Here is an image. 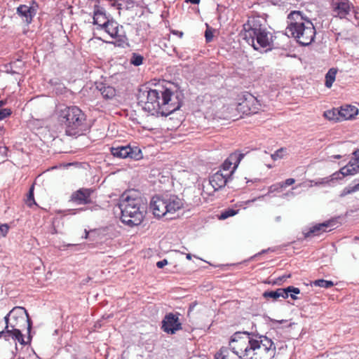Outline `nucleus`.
<instances>
[{"instance_id":"f257e3e1","label":"nucleus","mask_w":359,"mask_h":359,"mask_svg":"<svg viewBox=\"0 0 359 359\" xmlns=\"http://www.w3.org/2000/svg\"><path fill=\"white\" fill-rule=\"evenodd\" d=\"M147 86L140 88L137 95V104L151 115L168 116L178 110L182 104V93L176 86Z\"/></svg>"},{"instance_id":"f03ea898","label":"nucleus","mask_w":359,"mask_h":359,"mask_svg":"<svg viewBox=\"0 0 359 359\" xmlns=\"http://www.w3.org/2000/svg\"><path fill=\"white\" fill-rule=\"evenodd\" d=\"M231 347L240 359H273L276 346L264 335L236 332L231 336Z\"/></svg>"},{"instance_id":"7ed1b4c3","label":"nucleus","mask_w":359,"mask_h":359,"mask_svg":"<svg viewBox=\"0 0 359 359\" xmlns=\"http://www.w3.org/2000/svg\"><path fill=\"white\" fill-rule=\"evenodd\" d=\"M285 34L294 38L301 46L310 45L315 39L316 32L313 22L299 11H292L287 15Z\"/></svg>"},{"instance_id":"20e7f679","label":"nucleus","mask_w":359,"mask_h":359,"mask_svg":"<svg viewBox=\"0 0 359 359\" xmlns=\"http://www.w3.org/2000/svg\"><path fill=\"white\" fill-rule=\"evenodd\" d=\"M57 118L68 136H80L88 130L86 116L77 106H64L57 110Z\"/></svg>"},{"instance_id":"39448f33","label":"nucleus","mask_w":359,"mask_h":359,"mask_svg":"<svg viewBox=\"0 0 359 359\" xmlns=\"http://www.w3.org/2000/svg\"><path fill=\"white\" fill-rule=\"evenodd\" d=\"M243 39L256 50L265 48L270 50L273 48V35L267 30L262 20L257 18H251L243 26Z\"/></svg>"},{"instance_id":"423d86ee","label":"nucleus","mask_w":359,"mask_h":359,"mask_svg":"<svg viewBox=\"0 0 359 359\" xmlns=\"http://www.w3.org/2000/svg\"><path fill=\"white\" fill-rule=\"evenodd\" d=\"M118 208L121 210V220L129 226L140 224L144 219L145 206L140 198H133L126 193L119 199Z\"/></svg>"},{"instance_id":"0eeeda50","label":"nucleus","mask_w":359,"mask_h":359,"mask_svg":"<svg viewBox=\"0 0 359 359\" xmlns=\"http://www.w3.org/2000/svg\"><path fill=\"white\" fill-rule=\"evenodd\" d=\"M10 315L12 316V328L25 329L27 327L28 333V339L31 340L30 332L32 327V321L24 307L15 306L10 311Z\"/></svg>"},{"instance_id":"6e6552de","label":"nucleus","mask_w":359,"mask_h":359,"mask_svg":"<svg viewBox=\"0 0 359 359\" xmlns=\"http://www.w3.org/2000/svg\"><path fill=\"white\" fill-rule=\"evenodd\" d=\"M330 12L334 18L349 20L355 13V6L349 0H332Z\"/></svg>"},{"instance_id":"1a4fd4ad","label":"nucleus","mask_w":359,"mask_h":359,"mask_svg":"<svg viewBox=\"0 0 359 359\" xmlns=\"http://www.w3.org/2000/svg\"><path fill=\"white\" fill-rule=\"evenodd\" d=\"M259 102L257 98L249 93H244L239 98L237 109L245 114H256L259 110Z\"/></svg>"},{"instance_id":"9d476101","label":"nucleus","mask_w":359,"mask_h":359,"mask_svg":"<svg viewBox=\"0 0 359 359\" xmlns=\"http://www.w3.org/2000/svg\"><path fill=\"white\" fill-rule=\"evenodd\" d=\"M111 154L118 158H127L139 160L142 158L141 149L137 147L130 145L113 147L111 148Z\"/></svg>"},{"instance_id":"9b49d317","label":"nucleus","mask_w":359,"mask_h":359,"mask_svg":"<svg viewBox=\"0 0 359 359\" xmlns=\"http://www.w3.org/2000/svg\"><path fill=\"white\" fill-rule=\"evenodd\" d=\"M180 314L176 313H167L163 320L161 329L164 332L169 334H174L177 331L182 330V323L180 321Z\"/></svg>"},{"instance_id":"f8f14e48","label":"nucleus","mask_w":359,"mask_h":359,"mask_svg":"<svg viewBox=\"0 0 359 359\" xmlns=\"http://www.w3.org/2000/svg\"><path fill=\"white\" fill-rule=\"evenodd\" d=\"M233 170L229 173H224L222 170H217L209 177L210 184L212 187L214 191H218L224 187L225 185L232 180Z\"/></svg>"},{"instance_id":"ddd939ff","label":"nucleus","mask_w":359,"mask_h":359,"mask_svg":"<svg viewBox=\"0 0 359 359\" xmlns=\"http://www.w3.org/2000/svg\"><path fill=\"white\" fill-rule=\"evenodd\" d=\"M335 225V221L328 220L323 223H319L310 227L308 230H304L303 234L305 238L312 236H317L323 232L330 231Z\"/></svg>"},{"instance_id":"4468645a","label":"nucleus","mask_w":359,"mask_h":359,"mask_svg":"<svg viewBox=\"0 0 359 359\" xmlns=\"http://www.w3.org/2000/svg\"><path fill=\"white\" fill-rule=\"evenodd\" d=\"M93 192V189L80 188L72 194L70 201L76 205L90 204L92 203L90 196Z\"/></svg>"},{"instance_id":"2eb2a0df","label":"nucleus","mask_w":359,"mask_h":359,"mask_svg":"<svg viewBox=\"0 0 359 359\" xmlns=\"http://www.w3.org/2000/svg\"><path fill=\"white\" fill-rule=\"evenodd\" d=\"M166 204L164 194L154 196L150 202V209L152 210L154 215L160 218L168 213Z\"/></svg>"},{"instance_id":"dca6fc26","label":"nucleus","mask_w":359,"mask_h":359,"mask_svg":"<svg viewBox=\"0 0 359 359\" xmlns=\"http://www.w3.org/2000/svg\"><path fill=\"white\" fill-rule=\"evenodd\" d=\"M353 157L347 165L341 168L342 176L353 175L359 172V149L353 152Z\"/></svg>"},{"instance_id":"f3484780","label":"nucleus","mask_w":359,"mask_h":359,"mask_svg":"<svg viewBox=\"0 0 359 359\" xmlns=\"http://www.w3.org/2000/svg\"><path fill=\"white\" fill-rule=\"evenodd\" d=\"M110 20L107 16L106 11L103 7L95 4L93 8V24L97 25V29H102L103 24H107V21Z\"/></svg>"},{"instance_id":"a211bd4d","label":"nucleus","mask_w":359,"mask_h":359,"mask_svg":"<svg viewBox=\"0 0 359 359\" xmlns=\"http://www.w3.org/2000/svg\"><path fill=\"white\" fill-rule=\"evenodd\" d=\"M165 201L168 210V213H172L180 210L183 206V202L177 195L171 194H164Z\"/></svg>"},{"instance_id":"6ab92c4d","label":"nucleus","mask_w":359,"mask_h":359,"mask_svg":"<svg viewBox=\"0 0 359 359\" xmlns=\"http://www.w3.org/2000/svg\"><path fill=\"white\" fill-rule=\"evenodd\" d=\"M110 36L113 39H116V41L113 43L116 46L124 48L129 46L128 39L123 26H121V27L116 29Z\"/></svg>"},{"instance_id":"aec40b11","label":"nucleus","mask_w":359,"mask_h":359,"mask_svg":"<svg viewBox=\"0 0 359 359\" xmlns=\"http://www.w3.org/2000/svg\"><path fill=\"white\" fill-rule=\"evenodd\" d=\"M344 176H342V174H341V169L339 171H337L332 174L331 175L328 177H325L323 178H319L316 180L311 181L312 183L315 186H320V185H332L333 183H334L338 180H341Z\"/></svg>"},{"instance_id":"412c9836","label":"nucleus","mask_w":359,"mask_h":359,"mask_svg":"<svg viewBox=\"0 0 359 359\" xmlns=\"http://www.w3.org/2000/svg\"><path fill=\"white\" fill-rule=\"evenodd\" d=\"M17 13L21 18H25L27 23H31L32 18L36 15V9L33 6L20 5L17 8Z\"/></svg>"},{"instance_id":"4be33fe9","label":"nucleus","mask_w":359,"mask_h":359,"mask_svg":"<svg viewBox=\"0 0 359 359\" xmlns=\"http://www.w3.org/2000/svg\"><path fill=\"white\" fill-rule=\"evenodd\" d=\"M96 88L104 99L111 100L116 95V89L105 83H97Z\"/></svg>"},{"instance_id":"5701e85b","label":"nucleus","mask_w":359,"mask_h":359,"mask_svg":"<svg viewBox=\"0 0 359 359\" xmlns=\"http://www.w3.org/2000/svg\"><path fill=\"white\" fill-rule=\"evenodd\" d=\"M341 120H348L354 118L358 112V109L352 105H345L340 108Z\"/></svg>"},{"instance_id":"b1692460","label":"nucleus","mask_w":359,"mask_h":359,"mask_svg":"<svg viewBox=\"0 0 359 359\" xmlns=\"http://www.w3.org/2000/svg\"><path fill=\"white\" fill-rule=\"evenodd\" d=\"M231 339L229 341V347L222 346L220 349L215 353V359H231V353H233V349L231 347Z\"/></svg>"},{"instance_id":"393cba45","label":"nucleus","mask_w":359,"mask_h":359,"mask_svg":"<svg viewBox=\"0 0 359 359\" xmlns=\"http://www.w3.org/2000/svg\"><path fill=\"white\" fill-rule=\"evenodd\" d=\"M22 330L19 328H10L8 329V339L10 337L12 339L17 340L20 344H26L27 343L24 340L23 335L22 334Z\"/></svg>"},{"instance_id":"a878e982","label":"nucleus","mask_w":359,"mask_h":359,"mask_svg":"<svg viewBox=\"0 0 359 359\" xmlns=\"http://www.w3.org/2000/svg\"><path fill=\"white\" fill-rule=\"evenodd\" d=\"M324 116L330 121H342L340 109L339 110L337 109H332L330 110L325 111L324 112Z\"/></svg>"},{"instance_id":"bb28decb","label":"nucleus","mask_w":359,"mask_h":359,"mask_svg":"<svg viewBox=\"0 0 359 359\" xmlns=\"http://www.w3.org/2000/svg\"><path fill=\"white\" fill-rule=\"evenodd\" d=\"M103 25L104 28L102 29H104L110 36L112 35L114 32L121 26L113 19L107 21V24H103Z\"/></svg>"},{"instance_id":"cd10ccee","label":"nucleus","mask_w":359,"mask_h":359,"mask_svg":"<svg viewBox=\"0 0 359 359\" xmlns=\"http://www.w3.org/2000/svg\"><path fill=\"white\" fill-rule=\"evenodd\" d=\"M245 154L242 153H239L238 151L233 152L229 155L227 158L233 165V167L231 170L235 171L238 165H239L241 161L243 158Z\"/></svg>"},{"instance_id":"c85d7f7f","label":"nucleus","mask_w":359,"mask_h":359,"mask_svg":"<svg viewBox=\"0 0 359 359\" xmlns=\"http://www.w3.org/2000/svg\"><path fill=\"white\" fill-rule=\"evenodd\" d=\"M337 70L334 68H331L328 70L327 74H325V86L327 88H331L334 81H335L336 74Z\"/></svg>"},{"instance_id":"c756f323","label":"nucleus","mask_w":359,"mask_h":359,"mask_svg":"<svg viewBox=\"0 0 359 359\" xmlns=\"http://www.w3.org/2000/svg\"><path fill=\"white\" fill-rule=\"evenodd\" d=\"M311 286L320 287L323 288H330L334 285V283L332 280H327L324 279H318L310 282Z\"/></svg>"},{"instance_id":"7c9ffc66","label":"nucleus","mask_w":359,"mask_h":359,"mask_svg":"<svg viewBox=\"0 0 359 359\" xmlns=\"http://www.w3.org/2000/svg\"><path fill=\"white\" fill-rule=\"evenodd\" d=\"M34 184H32L29 187V191L27 195V198L25 200V203H26L27 205L29 208H32L33 205L38 206V205L36 203L35 199H34Z\"/></svg>"},{"instance_id":"2f4dec72","label":"nucleus","mask_w":359,"mask_h":359,"mask_svg":"<svg viewBox=\"0 0 359 359\" xmlns=\"http://www.w3.org/2000/svg\"><path fill=\"white\" fill-rule=\"evenodd\" d=\"M4 104L5 102L0 100V121L10 116L12 114V110L10 108H3Z\"/></svg>"},{"instance_id":"473e14b6","label":"nucleus","mask_w":359,"mask_h":359,"mask_svg":"<svg viewBox=\"0 0 359 359\" xmlns=\"http://www.w3.org/2000/svg\"><path fill=\"white\" fill-rule=\"evenodd\" d=\"M357 191H359V182L353 187L348 186L345 187L340 193L339 196L343 198L346 195L353 194Z\"/></svg>"},{"instance_id":"72a5a7b5","label":"nucleus","mask_w":359,"mask_h":359,"mask_svg":"<svg viewBox=\"0 0 359 359\" xmlns=\"http://www.w3.org/2000/svg\"><path fill=\"white\" fill-rule=\"evenodd\" d=\"M143 60L144 57L142 55L137 53H133L130 59V62L134 66H140L142 64Z\"/></svg>"},{"instance_id":"f704fd0d","label":"nucleus","mask_w":359,"mask_h":359,"mask_svg":"<svg viewBox=\"0 0 359 359\" xmlns=\"http://www.w3.org/2000/svg\"><path fill=\"white\" fill-rule=\"evenodd\" d=\"M238 210H234V209L229 208L227 210H224L221 213V215L219 217V218L220 219H227L229 217H232V216L236 215L238 213Z\"/></svg>"},{"instance_id":"c9c22d12","label":"nucleus","mask_w":359,"mask_h":359,"mask_svg":"<svg viewBox=\"0 0 359 359\" xmlns=\"http://www.w3.org/2000/svg\"><path fill=\"white\" fill-rule=\"evenodd\" d=\"M100 207L97 205H95L94 207L93 208H88V207H85V208H76V209H69L67 210V212H69V214H71V215H76L77 213H79L82 211H86L87 210H98L100 209Z\"/></svg>"},{"instance_id":"e433bc0d","label":"nucleus","mask_w":359,"mask_h":359,"mask_svg":"<svg viewBox=\"0 0 359 359\" xmlns=\"http://www.w3.org/2000/svg\"><path fill=\"white\" fill-rule=\"evenodd\" d=\"M262 295L265 299L271 298L276 300L279 298L278 289L276 290L265 291Z\"/></svg>"},{"instance_id":"4c0bfd02","label":"nucleus","mask_w":359,"mask_h":359,"mask_svg":"<svg viewBox=\"0 0 359 359\" xmlns=\"http://www.w3.org/2000/svg\"><path fill=\"white\" fill-rule=\"evenodd\" d=\"M286 153V149L283 148H280L276 151L273 154H271V158L273 161H276L278 159L283 158Z\"/></svg>"},{"instance_id":"58836bf2","label":"nucleus","mask_w":359,"mask_h":359,"mask_svg":"<svg viewBox=\"0 0 359 359\" xmlns=\"http://www.w3.org/2000/svg\"><path fill=\"white\" fill-rule=\"evenodd\" d=\"M233 164L229 160V158H226L224 162L222 163L221 166V169L219 170H222L224 173H229L231 170H230L231 165Z\"/></svg>"},{"instance_id":"ea45409f","label":"nucleus","mask_w":359,"mask_h":359,"mask_svg":"<svg viewBox=\"0 0 359 359\" xmlns=\"http://www.w3.org/2000/svg\"><path fill=\"white\" fill-rule=\"evenodd\" d=\"M288 292H290V296L292 299L296 300L298 297L295 295L300 293V290L298 287L294 286H288Z\"/></svg>"},{"instance_id":"a19ab883","label":"nucleus","mask_w":359,"mask_h":359,"mask_svg":"<svg viewBox=\"0 0 359 359\" xmlns=\"http://www.w3.org/2000/svg\"><path fill=\"white\" fill-rule=\"evenodd\" d=\"M10 229L8 224H3L0 225V237H5Z\"/></svg>"},{"instance_id":"79ce46f5","label":"nucleus","mask_w":359,"mask_h":359,"mask_svg":"<svg viewBox=\"0 0 359 359\" xmlns=\"http://www.w3.org/2000/svg\"><path fill=\"white\" fill-rule=\"evenodd\" d=\"M8 147L5 146H0V161L4 162L7 156Z\"/></svg>"},{"instance_id":"37998d69","label":"nucleus","mask_w":359,"mask_h":359,"mask_svg":"<svg viewBox=\"0 0 359 359\" xmlns=\"http://www.w3.org/2000/svg\"><path fill=\"white\" fill-rule=\"evenodd\" d=\"M295 182L294 179L288 178L285 181L279 183V186L280 189L285 188L286 187L290 186Z\"/></svg>"},{"instance_id":"c03bdc74","label":"nucleus","mask_w":359,"mask_h":359,"mask_svg":"<svg viewBox=\"0 0 359 359\" xmlns=\"http://www.w3.org/2000/svg\"><path fill=\"white\" fill-rule=\"evenodd\" d=\"M279 297L287 299L289 297L290 292H288V287L285 288H278Z\"/></svg>"},{"instance_id":"a18cd8bd","label":"nucleus","mask_w":359,"mask_h":359,"mask_svg":"<svg viewBox=\"0 0 359 359\" xmlns=\"http://www.w3.org/2000/svg\"><path fill=\"white\" fill-rule=\"evenodd\" d=\"M11 318H12V316L10 315V312L4 317V321L6 323V327H5L6 330L12 328Z\"/></svg>"},{"instance_id":"49530a36","label":"nucleus","mask_w":359,"mask_h":359,"mask_svg":"<svg viewBox=\"0 0 359 359\" xmlns=\"http://www.w3.org/2000/svg\"><path fill=\"white\" fill-rule=\"evenodd\" d=\"M205 37L206 42H210L213 39V33L210 28H207L205 32Z\"/></svg>"},{"instance_id":"de8ad7c7","label":"nucleus","mask_w":359,"mask_h":359,"mask_svg":"<svg viewBox=\"0 0 359 359\" xmlns=\"http://www.w3.org/2000/svg\"><path fill=\"white\" fill-rule=\"evenodd\" d=\"M167 264H168V261H167V259H164L163 260H161V261L158 262L156 263V266L158 269H162V268H163Z\"/></svg>"},{"instance_id":"09e8293b","label":"nucleus","mask_w":359,"mask_h":359,"mask_svg":"<svg viewBox=\"0 0 359 359\" xmlns=\"http://www.w3.org/2000/svg\"><path fill=\"white\" fill-rule=\"evenodd\" d=\"M8 330H4L0 332V338L3 337L6 341H8Z\"/></svg>"},{"instance_id":"8fccbe9b","label":"nucleus","mask_w":359,"mask_h":359,"mask_svg":"<svg viewBox=\"0 0 359 359\" xmlns=\"http://www.w3.org/2000/svg\"><path fill=\"white\" fill-rule=\"evenodd\" d=\"M196 305H197V302H192L189 305V309H188V316H190V313L194 309V308L196 307Z\"/></svg>"},{"instance_id":"3c124183","label":"nucleus","mask_w":359,"mask_h":359,"mask_svg":"<svg viewBox=\"0 0 359 359\" xmlns=\"http://www.w3.org/2000/svg\"><path fill=\"white\" fill-rule=\"evenodd\" d=\"M171 33L174 35L179 36L180 38H182V36L184 35V33L182 31H179V30H172Z\"/></svg>"},{"instance_id":"603ef678","label":"nucleus","mask_w":359,"mask_h":359,"mask_svg":"<svg viewBox=\"0 0 359 359\" xmlns=\"http://www.w3.org/2000/svg\"><path fill=\"white\" fill-rule=\"evenodd\" d=\"M290 277H291V274H290V273L287 274V275H283V276H280V277L277 279V280H278V282H283V281H285L287 278H290Z\"/></svg>"},{"instance_id":"864d4df0","label":"nucleus","mask_w":359,"mask_h":359,"mask_svg":"<svg viewBox=\"0 0 359 359\" xmlns=\"http://www.w3.org/2000/svg\"><path fill=\"white\" fill-rule=\"evenodd\" d=\"M278 189H280V186H279V183L278 184H273L270 187L269 189H270V191H276L278 190Z\"/></svg>"},{"instance_id":"5fc2aeb1","label":"nucleus","mask_w":359,"mask_h":359,"mask_svg":"<svg viewBox=\"0 0 359 359\" xmlns=\"http://www.w3.org/2000/svg\"><path fill=\"white\" fill-rule=\"evenodd\" d=\"M244 180H245V183L248 184L249 182L255 183L260 181V179L259 178H255L254 180H248L247 177H245Z\"/></svg>"},{"instance_id":"6e6d98bb","label":"nucleus","mask_w":359,"mask_h":359,"mask_svg":"<svg viewBox=\"0 0 359 359\" xmlns=\"http://www.w3.org/2000/svg\"><path fill=\"white\" fill-rule=\"evenodd\" d=\"M186 2H189L192 4H198L200 3V0H185Z\"/></svg>"},{"instance_id":"4d7b16f0","label":"nucleus","mask_w":359,"mask_h":359,"mask_svg":"<svg viewBox=\"0 0 359 359\" xmlns=\"http://www.w3.org/2000/svg\"><path fill=\"white\" fill-rule=\"evenodd\" d=\"M271 321L281 324L283 322H285L286 320H271Z\"/></svg>"},{"instance_id":"13d9d810","label":"nucleus","mask_w":359,"mask_h":359,"mask_svg":"<svg viewBox=\"0 0 359 359\" xmlns=\"http://www.w3.org/2000/svg\"><path fill=\"white\" fill-rule=\"evenodd\" d=\"M355 243L359 244V237L355 236L353 239Z\"/></svg>"},{"instance_id":"bf43d9fd","label":"nucleus","mask_w":359,"mask_h":359,"mask_svg":"<svg viewBox=\"0 0 359 359\" xmlns=\"http://www.w3.org/2000/svg\"><path fill=\"white\" fill-rule=\"evenodd\" d=\"M88 234H89L88 231L87 230H85V236H83V238H87L88 236Z\"/></svg>"},{"instance_id":"052dcab7","label":"nucleus","mask_w":359,"mask_h":359,"mask_svg":"<svg viewBox=\"0 0 359 359\" xmlns=\"http://www.w3.org/2000/svg\"><path fill=\"white\" fill-rule=\"evenodd\" d=\"M191 257H192V256H191V254H187V256H186L187 259H189V260H191Z\"/></svg>"},{"instance_id":"680f3d73","label":"nucleus","mask_w":359,"mask_h":359,"mask_svg":"<svg viewBox=\"0 0 359 359\" xmlns=\"http://www.w3.org/2000/svg\"><path fill=\"white\" fill-rule=\"evenodd\" d=\"M4 134V128L0 127V136H1Z\"/></svg>"},{"instance_id":"e2e57ef3","label":"nucleus","mask_w":359,"mask_h":359,"mask_svg":"<svg viewBox=\"0 0 359 359\" xmlns=\"http://www.w3.org/2000/svg\"><path fill=\"white\" fill-rule=\"evenodd\" d=\"M66 247H71V246H78V245H74V244H67L65 245Z\"/></svg>"},{"instance_id":"0e129e2a","label":"nucleus","mask_w":359,"mask_h":359,"mask_svg":"<svg viewBox=\"0 0 359 359\" xmlns=\"http://www.w3.org/2000/svg\"><path fill=\"white\" fill-rule=\"evenodd\" d=\"M280 219H281L280 216H278V217H276V220L277 222L280 221Z\"/></svg>"},{"instance_id":"69168bd1","label":"nucleus","mask_w":359,"mask_h":359,"mask_svg":"<svg viewBox=\"0 0 359 359\" xmlns=\"http://www.w3.org/2000/svg\"><path fill=\"white\" fill-rule=\"evenodd\" d=\"M334 158H337V159H339V158H341V156H340V155H334Z\"/></svg>"},{"instance_id":"338daca9","label":"nucleus","mask_w":359,"mask_h":359,"mask_svg":"<svg viewBox=\"0 0 359 359\" xmlns=\"http://www.w3.org/2000/svg\"><path fill=\"white\" fill-rule=\"evenodd\" d=\"M18 62L22 63V61H21V60H18L17 61L14 62V64H16V63H18Z\"/></svg>"},{"instance_id":"774afa93","label":"nucleus","mask_w":359,"mask_h":359,"mask_svg":"<svg viewBox=\"0 0 359 359\" xmlns=\"http://www.w3.org/2000/svg\"><path fill=\"white\" fill-rule=\"evenodd\" d=\"M56 233V230H55V229H54V230H53L52 233Z\"/></svg>"}]
</instances>
